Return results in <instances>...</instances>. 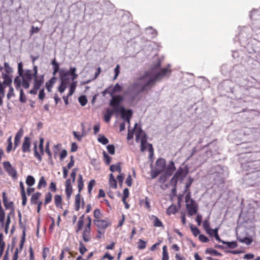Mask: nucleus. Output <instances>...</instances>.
Here are the masks:
<instances>
[{"label":"nucleus","instance_id":"1","mask_svg":"<svg viewBox=\"0 0 260 260\" xmlns=\"http://www.w3.org/2000/svg\"><path fill=\"white\" fill-rule=\"evenodd\" d=\"M171 71L167 68L161 69L155 76L151 77V72L146 71L144 75L136 79L129 86L131 91L135 92V96L142 92H147L155 85L156 82L161 80Z\"/></svg>","mask_w":260,"mask_h":260},{"label":"nucleus","instance_id":"2","mask_svg":"<svg viewBox=\"0 0 260 260\" xmlns=\"http://www.w3.org/2000/svg\"><path fill=\"white\" fill-rule=\"evenodd\" d=\"M33 72L34 73H32V71L29 70L25 71L22 76V86L25 89L28 88L31 80L34 78L33 88L29 91V93L31 94H36L38 89L44 83V75H37L38 67L36 65L33 67Z\"/></svg>","mask_w":260,"mask_h":260},{"label":"nucleus","instance_id":"3","mask_svg":"<svg viewBox=\"0 0 260 260\" xmlns=\"http://www.w3.org/2000/svg\"><path fill=\"white\" fill-rule=\"evenodd\" d=\"M77 69L75 67H71L68 71L63 69H61L59 72V77L60 79V84L58 87V90L62 93L67 88L68 85L70 83V79L69 75L71 76L72 80H75L78 77V75L76 73Z\"/></svg>","mask_w":260,"mask_h":260},{"label":"nucleus","instance_id":"4","mask_svg":"<svg viewBox=\"0 0 260 260\" xmlns=\"http://www.w3.org/2000/svg\"><path fill=\"white\" fill-rule=\"evenodd\" d=\"M186 207L188 211V215L191 216L198 212V205L194 201L190 198V193L189 192L186 196L185 198Z\"/></svg>","mask_w":260,"mask_h":260},{"label":"nucleus","instance_id":"5","mask_svg":"<svg viewBox=\"0 0 260 260\" xmlns=\"http://www.w3.org/2000/svg\"><path fill=\"white\" fill-rule=\"evenodd\" d=\"M93 222L97 227V232L100 234H104L105 230L111 225V222L107 218L105 219H94Z\"/></svg>","mask_w":260,"mask_h":260},{"label":"nucleus","instance_id":"6","mask_svg":"<svg viewBox=\"0 0 260 260\" xmlns=\"http://www.w3.org/2000/svg\"><path fill=\"white\" fill-rule=\"evenodd\" d=\"M14 84L17 90H20V101L21 103H25L26 102V97L24 94L23 89H21L22 86L21 79L19 77H16L14 79Z\"/></svg>","mask_w":260,"mask_h":260},{"label":"nucleus","instance_id":"7","mask_svg":"<svg viewBox=\"0 0 260 260\" xmlns=\"http://www.w3.org/2000/svg\"><path fill=\"white\" fill-rule=\"evenodd\" d=\"M112 99L110 101V105L113 107V108H117V112H119L120 108V104L123 101V97L120 95L111 96Z\"/></svg>","mask_w":260,"mask_h":260},{"label":"nucleus","instance_id":"8","mask_svg":"<svg viewBox=\"0 0 260 260\" xmlns=\"http://www.w3.org/2000/svg\"><path fill=\"white\" fill-rule=\"evenodd\" d=\"M3 167L9 176L14 179L17 177L16 170L12 166L9 161H4L3 162Z\"/></svg>","mask_w":260,"mask_h":260},{"label":"nucleus","instance_id":"9","mask_svg":"<svg viewBox=\"0 0 260 260\" xmlns=\"http://www.w3.org/2000/svg\"><path fill=\"white\" fill-rule=\"evenodd\" d=\"M141 151L142 152H144L146 149V147H148V151L150 153V155L153 154V149L152 144H148L147 142V139L146 137H143V138H142L141 141Z\"/></svg>","mask_w":260,"mask_h":260},{"label":"nucleus","instance_id":"10","mask_svg":"<svg viewBox=\"0 0 260 260\" xmlns=\"http://www.w3.org/2000/svg\"><path fill=\"white\" fill-rule=\"evenodd\" d=\"M122 90V87L118 84L116 83L114 87L112 86L107 88L103 92L104 93H109L111 96L116 92H119Z\"/></svg>","mask_w":260,"mask_h":260},{"label":"nucleus","instance_id":"11","mask_svg":"<svg viewBox=\"0 0 260 260\" xmlns=\"http://www.w3.org/2000/svg\"><path fill=\"white\" fill-rule=\"evenodd\" d=\"M91 227L85 226L82 233V237L85 242H89L91 239Z\"/></svg>","mask_w":260,"mask_h":260},{"label":"nucleus","instance_id":"12","mask_svg":"<svg viewBox=\"0 0 260 260\" xmlns=\"http://www.w3.org/2000/svg\"><path fill=\"white\" fill-rule=\"evenodd\" d=\"M119 112L121 114V117L123 119L126 120L128 123L130 122V119L132 116V111L131 110H126L124 107H122L120 109Z\"/></svg>","mask_w":260,"mask_h":260},{"label":"nucleus","instance_id":"13","mask_svg":"<svg viewBox=\"0 0 260 260\" xmlns=\"http://www.w3.org/2000/svg\"><path fill=\"white\" fill-rule=\"evenodd\" d=\"M34 155L40 161L42 160V155L44 153V148L43 145L39 144V149L41 152V154H40L37 151V142H35L34 143Z\"/></svg>","mask_w":260,"mask_h":260},{"label":"nucleus","instance_id":"14","mask_svg":"<svg viewBox=\"0 0 260 260\" xmlns=\"http://www.w3.org/2000/svg\"><path fill=\"white\" fill-rule=\"evenodd\" d=\"M155 169L162 172L166 167V161L165 159L162 158H158L155 162Z\"/></svg>","mask_w":260,"mask_h":260},{"label":"nucleus","instance_id":"15","mask_svg":"<svg viewBox=\"0 0 260 260\" xmlns=\"http://www.w3.org/2000/svg\"><path fill=\"white\" fill-rule=\"evenodd\" d=\"M30 139L29 137H25L22 145V150L23 152H29L30 151Z\"/></svg>","mask_w":260,"mask_h":260},{"label":"nucleus","instance_id":"16","mask_svg":"<svg viewBox=\"0 0 260 260\" xmlns=\"http://www.w3.org/2000/svg\"><path fill=\"white\" fill-rule=\"evenodd\" d=\"M117 108H113L112 109H108L104 115V120L106 122L110 121L111 118L114 113H118Z\"/></svg>","mask_w":260,"mask_h":260},{"label":"nucleus","instance_id":"17","mask_svg":"<svg viewBox=\"0 0 260 260\" xmlns=\"http://www.w3.org/2000/svg\"><path fill=\"white\" fill-rule=\"evenodd\" d=\"M165 173L169 176L172 175L174 171L176 170V167L175 166L174 162L173 161L169 162L168 166L166 167Z\"/></svg>","mask_w":260,"mask_h":260},{"label":"nucleus","instance_id":"18","mask_svg":"<svg viewBox=\"0 0 260 260\" xmlns=\"http://www.w3.org/2000/svg\"><path fill=\"white\" fill-rule=\"evenodd\" d=\"M23 131L22 128L19 129V131L17 132L14 140V149H15L18 146L20 143V139L23 136Z\"/></svg>","mask_w":260,"mask_h":260},{"label":"nucleus","instance_id":"19","mask_svg":"<svg viewBox=\"0 0 260 260\" xmlns=\"http://www.w3.org/2000/svg\"><path fill=\"white\" fill-rule=\"evenodd\" d=\"M19 185H20V192H21V194L22 200V206H24L26 205V204L27 202V198H26V193H25V188H24V185H23V183L21 181L20 182Z\"/></svg>","mask_w":260,"mask_h":260},{"label":"nucleus","instance_id":"20","mask_svg":"<svg viewBox=\"0 0 260 260\" xmlns=\"http://www.w3.org/2000/svg\"><path fill=\"white\" fill-rule=\"evenodd\" d=\"M84 218L85 217L84 215H82L79 217V220L77 222V228H76L75 231L76 233H79L83 229L84 223Z\"/></svg>","mask_w":260,"mask_h":260},{"label":"nucleus","instance_id":"21","mask_svg":"<svg viewBox=\"0 0 260 260\" xmlns=\"http://www.w3.org/2000/svg\"><path fill=\"white\" fill-rule=\"evenodd\" d=\"M78 193L80 194L81 190L84 187V181L82 175L79 174L77 180Z\"/></svg>","mask_w":260,"mask_h":260},{"label":"nucleus","instance_id":"22","mask_svg":"<svg viewBox=\"0 0 260 260\" xmlns=\"http://www.w3.org/2000/svg\"><path fill=\"white\" fill-rule=\"evenodd\" d=\"M42 193L40 192H37L34 193L30 199V203L31 204H37L38 202V200L40 198Z\"/></svg>","mask_w":260,"mask_h":260},{"label":"nucleus","instance_id":"23","mask_svg":"<svg viewBox=\"0 0 260 260\" xmlns=\"http://www.w3.org/2000/svg\"><path fill=\"white\" fill-rule=\"evenodd\" d=\"M81 204V195L79 193L75 196V210L78 211L80 209Z\"/></svg>","mask_w":260,"mask_h":260},{"label":"nucleus","instance_id":"24","mask_svg":"<svg viewBox=\"0 0 260 260\" xmlns=\"http://www.w3.org/2000/svg\"><path fill=\"white\" fill-rule=\"evenodd\" d=\"M56 78L55 77H52L51 79H50L49 81L46 82L45 86L46 88L47 89L48 92H50L51 91V89L54 84V83L56 81Z\"/></svg>","mask_w":260,"mask_h":260},{"label":"nucleus","instance_id":"25","mask_svg":"<svg viewBox=\"0 0 260 260\" xmlns=\"http://www.w3.org/2000/svg\"><path fill=\"white\" fill-rule=\"evenodd\" d=\"M109 185L113 188H116L117 187V181L112 173L109 175Z\"/></svg>","mask_w":260,"mask_h":260},{"label":"nucleus","instance_id":"26","mask_svg":"<svg viewBox=\"0 0 260 260\" xmlns=\"http://www.w3.org/2000/svg\"><path fill=\"white\" fill-rule=\"evenodd\" d=\"M51 63L53 66V74L54 76H55L57 72H60V70H59V64L56 61L55 58H54V59L52 61Z\"/></svg>","mask_w":260,"mask_h":260},{"label":"nucleus","instance_id":"27","mask_svg":"<svg viewBox=\"0 0 260 260\" xmlns=\"http://www.w3.org/2000/svg\"><path fill=\"white\" fill-rule=\"evenodd\" d=\"M143 137H146L145 133L141 129L136 132V141L139 142L143 138Z\"/></svg>","mask_w":260,"mask_h":260},{"label":"nucleus","instance_id":"28","mask_svg":"<svg viewBox=\"0 0 260 260\" xmlns=\"http://www.w3.org/2000/svg\"><path fill=\"white\" fill-rule=\"evenodd\" d=\"M110 170L112 172L117 171L119 174L121 173V168L120 166V163L118 162L116 165H112L110 167Z\"/></svg>","mask_w":260,"mask_h":260},{"label":"nucleus","instance_id":"29","mask_svg":"<svg viewBox=\"0 0 260 260\" xmlns=\"http://www.w3.org/2000/svg\"><path fill=\"white\" fill-rule=\"evenodd\" d=\"M237 240L241 243H245L247 245L251 244L252 242V239L251 237H244V238H237Z\"/></svg>","mask_w":260,"mask_h":260},{"label":"nucleus","instance_id":"30","mask_svg":"<svg viewBox=\"0 0 260 260\" xmlns=\"http://www.w3.org/2000/svg\"><path fill=\"white\" fill-rule=\"evenodd\" d=\"M77 82L74 80H72V83L70 85L69 92L68 94V96H71L75 92Z\"/></svg>","mask_w":260,"mask_h":260},{"label":"nucleus","instance_id":"31","mask_svg":"<svg viewBox=\"0 0 260 260\" xmlns=\"http://www.w3.org/2000/svg\"><path fill=\"white\" fill-rule=\"evenodd\" d=\"M54 203L57 207H61L62 205V198L60 195L56 194L54 196Z\"/></svg>","mask_w":260,"mask_h":260},{"label":"nucleus","instance_id":"32","mask_svg":"<svg viewBox=\"0 0 260 260\" xmlns=\"http://www.w3.org/2000/svg\"><path fill=\"white\" fill-rule=\"evenodd\" d=\"M205 253L213 254L215 256H221L222 255V254L221 253L218 252L216 250L210 248L206 249V250H205Z\"/></svg>","mask_w":260,"mask_h":260},{"label":"nucleus","instance_id":"33","mask_svg":"<svg viewBox=\"0 0 260 260\" xmlns=\"http://www.w3.org/2000/svg\"><path fill=\"white\" fill-rule=\"evenodd\" d=\"M177 210L176 206L172 204L168 208L167 213L168 215L174 214L177 212Z\"/></svg>","mask_w":260,"mask_h":260},{"label":"nucleus","instance_id":"34","mask_svg":"<svg viewBox=\"0 0 260 260\" xmlns=\"http://www.w3.org/2000/svg\"><path fill=\"white\" fill-rule=\"evenodd\" d=\"M47 185L46 181L44 177L42 176L39 180V183L37 186V188L40 189L42 187H45Z\"/></svg>","mask_w":260,"mask_h":260},{"label":"nucleus","instance_id":"35","mask_svg":"<svg viewBox=\"0 0 260 260\" xmlns=\"http://www.w3.org/2000/svg\"><path fill=\"white\" fill-rule=\"evenodd\" d=\"M5 246V243L3 241V234L0 233V257L2 256Z\"/></svg>","mask_w":260,"mask_h":260},{"label":"nucleus","instance_id":"36","mask_svg":"<svg viewBox=\"0 0 260 260\" xmlns=\"http://www.w3.org/2000/svg\"><path fill=\"white\" fill-rule=\"evenodd\" d=\"M35 183V179L34 177L31 175H28L26 179V184L30 187L34 185Z\"/></svg>","mask_w":260,"mask_h":260},{"label":"nucleus","instance_id":"37","mask_svg":"<svg viewBox=\"0 0 260 260\" xmlns=\"http://www.w3.org/2000/svg\"><path fill=\"white\" fill-rule=\"evenodd\" d=\"M162 256L161 260H168L169 258V254L168 252V248L166 245L162 247Z\"/></svg>","mask_w":260,"mask_h":260},{"label":"nucleus","instance_id":"38","mask_svg":"<svg viewBox=\"0 0 260 260\" xmlns=\"http://www.w3.org/2000/svg\"><path fill=\"white\" fill-rule=\"evenodd\" d=\"M152 218L153 220V225L155 227H163L162 222L155 216L153 215Z\"/></svg>","mask_w":260,"mask_h":260},{"label":"nucleus","instance_id":"39","mask_svg":"<svg viewBox=\"0 0 260 260\" xmlns=\"http://www.w3.org/2000/svg\"><path fill=\"white\" fill-rule=\"evenodd\" d=\"M52 194L50 192H47L45 194V201H44V205H46L50 203L52 201Z\"/></svg>","mask_w":260,"mask_h":260},{"label":"nucleus","instance_id":"40","mask_svg":"<svg viewBox=\"0 0 260 260\" xmlns=\"http://www.w3.org/2000/svg\"><path fill=\"white\" fill-rule=\"evenodd\" d=\"M104 160L106 165H109L111 161L112 158L105 151L103 152Z\"/></svg>","mask_w":260,"mask_h":260},{"label":"nucleus","instance_id":"41","mask_svg":"<svg viewBox=\"0 0 260 260\" xmlns=\"http://www.w3.org/2000/svg\"><path fill=\"white\" fill-rule=\"evenodd\" d=\"M222 243L223 244L226 245L227 246L230 248H235L238 246V244L236 241H232V242L222 241Z\"/></svg>","mask_w":260,"mask_h":260},{"label":"nucleus","instance_id":"42","mask_svg":"<svg viewBox=\"0 0 260 260\" xmlns=\"http://www.w3.org/2000/svg\"><path fill=\"white\" fill-rule=\"evenodd\" d=\"M65 192L66 193L67 198L68 199H69L71 198V196L73 192V188L72 186H65Z\"/></svg>","mask_w":260,"mask_h":260},{"label":"nucleus","instance_id":"43","mask_svg":"<svg viewBox=\"0 0 260 260\" xmlns=\"http://www.w3.org/2000/svg\"><path fill=\"white\" fill-rule=\"evenodd\" d=\"M18 72L19 75V77L21 78V82H22V76L24 75V73H23V64L22 62H20L18 63Z\"/></svg>","mask_w":260,"mask_h":260},{"label":"nucleus","instance_id":"44","mask_svg":"<svg viewBox=\"0 0 260 260\" xmlns=\"http://www.w3.org/2000/svg\"><path fill=\"white\" fill-rule=\"evenodd\" d=\"M98 140L103 145H106L109 142L108 139L103 135H100Z\"/></svg>","mask_w":260,"mask_h":260},{"label":"nucleus","instance_id":"45","mask_svg":"<svg viewBox=\"0 0 260 260\" xmlns=\"http://www.w3.org/2000/svg\"><path fill=\"white\" fill-rule=\"evenodd\" d=\"M79 102L82 106H84L87 103V100L85 95H81L78 99Z\"/></svg>","mask_w":260,"mask_h":260},{"label":"nucleus","instance_id":"46","mask_svg":"<svg viewBox=\"0 0 260 260\" xmlns=\"http://www.w3.org/2000/svg\"><path fill=\"white\" fill-rule=\"evenodd\" d=\"M93 216L95 218L94 219H101L100 218L102 216V214L99 209H96L94 210Z\"/></svg>","mask_w":260,"mask_h":260},{"label":"nucleus","instance_id":"47","mask_svg":"<svg viewBox=\"0 0 260 260\" xmlns=\"http://www.w3.org/2000/svg\"><path fill=\"white\" fill-rule=\"evenodd\" d=\"M146 242L142 239H139L138 242V248L139 249H143L145 248Z\"/></svg>","mask_w":260,"mask_h":260},{"label":"nucleus","instance_id":"48","mask_svg":"<svg viewBox=\"0 0 260 260\" xmlns=\"http://www.w3.org/2000/svg\"><path fill=\"white\" fill-rule=\"evenodd\" d=\"M3 203L4 204L5 207L6 208H9L10 207V205L12 204V202H8L7 201V199L6 197V193L3 192Z\"/></svg>","mask_w":260,"mask_h":260},{"label":"nucleus","instance_id":"49","mask_svg":"<svg viewBox=\"0 0 260 260\" xmlns=\"http://www.w3.org/2000/svg\"><path fill=\"white\" fill-rule=\"evenodd\" d=\"M4 67H5V70L6 72V74H7L8 75H10L13 72V69L9 66L8 63L5 62L4 63Z\"/></svg>","mask_w":260,"mask_h":260},{"label":"nucleus","instance_id":"50","mask_svg":"<svg viewBox=\"0 0 260 260\" xmlns=\"http://www.w3.org/2000/svg\"><path fill=\"white\" fill-rule=\"evenodd\" d=\"M203 226L206 232L208 231L210 228V223L209 220H205L203 223Z\"/></svg>","mask_w":260,"mask_h":260},{"label":"nucleus","instance_id":"51","mask_svg":"<svg viewBox=\"0 0 260 260\" xmlns=\"http://www.w3.org/2000/svg\"><path fill=\"white\" fill-rule=\"evenodd\" d=\"M183 174V169L181 167H179L177 171L174 174V176H175V177L179 178H180Z\"/></svg>","mask_w":260,"mask_h":260},{"label":"nucleus","instance_id":"52","mask_svg":"<svg viewBox=\"0 0 260 260\" xmlns=\"http://www.w3.org/2000/svg\"><path fill=\"white\" fill-rule=\"evenodd\" d=\"M169 176L165 173L160 175L158 179V182L160 183H165Z\"/></svg>","mask_w":260,"mask_h":260},{"label":"nucleus","instance_id":"53","mask_svg":"<svg viewBox=\"0 0 260 260\" xmlns=\"http://www.w3.org/2000/svg\"><path fill=\"white\" fill-rule=\"evenodd\" d=\"M190 227L192 233L194 236L197 237L198 235H199L200 231L199 229L196 227H193L192 224L190 225Z\"/></svg>","mask_w":260,"mask_h":260},{"label":"nucleus","instance_id":"54","mask_svg":"<svg viewBox=\"0 0 260 260\" xmlns=\"http://www.w3.org/2000/svg\"><path fill=\"white\" fill-rule=\"evenodd\" d=\"M142 202H144V207L148 210H150V199L148 197H145L144 201H142Z\"/></svg>","mask_w":260,"mask_h":260},{"label":"nucleus","instance_id":"55","mask_svg":"<svg viewBox=\"0 0 260 260\" xmlns=\"http://www.w3.org/2000/svg\"><path fill=\"white\" fill-rule=\"evenodd\" d=\"M87 249L85 247V246L84 245L83 243L81 242H79V252L80 253L83 255L84 254L86 251Z\"/></svg>","mask_w":260,"mask_h":260},{"label":"nucleus","instance_id":"56","mask_svg":"<svg viewBox=\"0 0 260 260\" xmlns=\"http://www.w3.org/2000/svg\"><path fill=\"white\" fill-rule=\"evenodd\" d=\"M95 181L94 180H90L88 184V192L89 194L91 193V190L93 188V186L95 185Z\"/></svg>","mask_w":260,"mask_h":260},{"label":"nucleus","instance_id":"57","mask_svg":"<svg viewBox=\"0 0 260 260\" xmlns=\"http://www.w3.org/2000/svg\"><path fill=\"white\" fill-rule=\"evenodd\" d=\"M78 168H74L72 170V172L70 174V176L72 179V183H74L76 177L77 172L78 171Z\"/></svg>","mask_w":260,"mask_h":260},{"label":"nucleus","instance_id":"58","mask_svg":"<svg viewBox=\"0 0 260 260\" xmlns=\"http://www.w3.org/2000/svg\"><path fill=\"white\" fill-rule=\"evenodd\" d=\"M218 228H216L215 229H210L208 231H207L206 233L208 234L211 237H214L215 235V233H218Z\"/></svg>","mask_w":260,"mask_h":260},{"label":"nucleus","instance_id":"59","mask_svg":"<svg viewBox=\"0 0 260 260\" xmlns=\"http://www.w3.org/2000/svg\"><path fill=\"white\" fill-rule=\"evenodd\" d=\"M161 172L159 170L156 169L155 168L154 170H152L151 172V177L152 179L155 178L159 174H160Z\"/></svg>","mask_w":260,"mask_h":260},{"label":"nucleus","instance_id":"60","mask_svg":"<svg viewBox=\"0 0 260 260\" xmlns=\"http://www.w3.org/2000/svg\"><path fill=\"white\" fill-rule=\"evenodd\" d=\"M9 91L7 93V97L8 100H10L11 97L14 96V89L12 86H10Z\"/></svg>","mask_w":260,"mask_h":260},{"label":"nucleus","instance_id":"61","mask_svg":"<svg viewBox=\"0 0 260 260\" xmlns=\"http://www.w3.org/2000/svg\"><path fill=\"white\" fill-rule=\"evenodd\" d=\"M74 164H75V161L74 159V156L73 155H72L70 156V161L68 164V165L66 167L67 169H70L71 168H72L74 166Z\"/></svg>","mask_w":260,"mask_h":260},{"label":"nucleus","instance_id":"62","mask_svg":"<svg viewBox=\"0 0 260 260\" xmlns=\"http://www.w3.org/2000/svg\"><path fill=\"white\" fill-rule=\"evenodd\" d=\"M133 179L131 174H129L126 179L125 184L129 187L132 185Z\"/></svg>","mask_w":260,"mask_h":260},{"label":"nucleus","instance_id":"63","mask_svg":"<svg viewBox=\"0 0 260 260\" xmlns=\"http://www.w3.org/2000/svg\"><path fill=\"white\" fill-rule=\"evenodd\" d=\"M199 239L201 242L203 243H207L209 241V239L203 234L199 235Z\"/></svg>","mask_w":260,"mask_h":260},{"label":"nucleus","instance_id":"64","mask_svg":"<svg viewBox=\"0 0 260 260\" xmlns=\"http://www.w3.org/2000/svg\"><path fill=\"white\" fill-rule=\"evenodd\" d=\"M109 153L112 155L115 153V147L113 145H109L107 147Z\"/></svg>","mask_w":260,"mask_h":260}]
</instances>
